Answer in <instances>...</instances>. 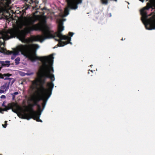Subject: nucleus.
Here are the masks:
<instances>
[{
	"instance_id": "f257e3e1",
	"label": "nucleus",
	"mask_w": 155,
	"mask_h": 155,
	"mask_svg": "<svg viewBox=\"0 0 155 155\" xmlns=\"http://www.w3.org/2000/svg\"><path fill=\"white\" fill-rule=\"evenodd\" d=\"M2 45L4 46V44L2 41H0L1 53L7 54H12V59H14L20 52L21 54L33 62L40 60L42 62V65L37 73L38 78L32 82L31 86V88L35 92L29 99L28 106L25 107V111L28 113L24 112L23 114H20L19 116L40 117L51 94L54 87L52 82L47 83L48 88H45L43 86L45 80L48 78H50L52 81L55 80L54 76L52 74L54 71L52 67L54 58L53 54L48 56H38L36 51L40 46L37 44L20 45L15 48L13 52L6 51L1 47Z\"/></svg>"
},
{
	"instance_id": "f03ea898",
	"label": "nucleus",
	"mask_w": 155,
	"mask_h": 155,
	"mask_svg": "<svg viewBox=\"0 0 155 155\" xmlns=\"http://www.w3.org/2000/svg\"><path fill=\"white\" fill-rule=\"evenodd\" d=\"M47 17L45 16L35 15L24 17L13 28L0 33V41L17 36L22 42L28 43L34 41L43 42L45 40L53 38V31L46 24ZM1 50L0 49V52Z\"/></svg>"
},
{
	"instance_id": "7ed1b4c3",
	"label": "nucleus",
	"mask_w": 155,
	"mask_h": 155,
	"mask_svg": "<svg viewBox=\"0 0 155 155\" xmlns=\"http://www.w3.org/2000/svg\"><path fill=\"white\" fill-rule=\"evenodd\" d=\"M140 1L143 2L144 1L150 2V3H147L146 7H144L141 10L140 13L142 16L141 20L145 25L147 29L149 30L155 29V15H153L150 19H147L148 16L147 15L146 10L152 8L154 2H155V0H140Z\"/></svg>"
},
{
	"instance_id": "20e7f679",
	"label": "nucleus",
	"mask_w": 155,
	"mask_h": 155,
	"mask_svg": "<svg viewBox=\"0 0 155 155\" xmlns=\"http://www.w3.org/2000/svg\"><path fill=\"white\" fill-rule=\"evenodd\" d=\"M68 4V7L65 8L64 11V14H61L60 16L61 18L58 19L57 20H66V19H63V18L67 16L69 14V8L71 9L75 10L78 8V5L82 3V0H66Z\"/></svg>"
},
{
	"instance_id": "39448f33",
	"label": "nucleus",
	"mask_w": 155,
	"mask_h": 155,
	"mask_svg": "<svg viewBox=\"0 0 155 155\" xmlns=\"http://www.w3.org/2000/svg\"><path fill=\"white\" fill-rule=\"evenodd\" d=\"M5 101L3 102L2 105L5 107V108L3 110L0 108V112H1V111H7L8 110L11 109L13 112L17 114L18 112L21 109L20 107L16 103H9L8 104L7 106H6L5 105Z\"/></svg>"
},
{
	"instance_id": "423d86ee",
	"label": "nucleus",
	"mask_w": 155,
	"mask_h": 155,
	"mask_svg": "<svg viewBox=\"0 0 155 155\" xmlns=\"http://www.w3.org/2000/svg\"><path fill=\"white\" fill-rule=\"evenodd\" d=\"M5 83L0 87V94L6 92L9 88V86H11L15 81V79L12 78L6 77L4 79Z\"/></svg>"
},
{
	"instance_id": "0eeeda50",
	"label": "nucleus",
	"mask_w": 155,
	"mask_h": 155,
	"mask_svg": "<svg viewBox=\"0 0 155 155\" xmlns=\"http://www.w3.org/2000/svg\"><path fill=\"white\" fill-rule=\"evenodd\" d=\"M11 2V0H1L0 1V12L11 9V7L9 5Z\"/></svg>"
},
{
	"instance_id": "6e6552de",
	"label": "nucleus",
	"mask_w": 155,
	"mask_h": 155,
	"mask_svg": "<svg viewBox=\"0 0 155 155\" xmlns=\"http://www.w3.org/2000/svg\"><path fill=\"white\" fill-rule=\"evenodd\" d=\"M0 63L2 66L3 67H8L10 65V61H0Z\"/></svg>"
},
{
	"instance_id": "1a4fd4ad",
	"label": "nucleus",
	"mask_w": 155,
	"mask_h": 155,
	"mask_svg": "<svg viewBox=\"0 0 155 155\" xmlns=\"http://www.w3.org/2000/svg\"><path fill=\"white\" fill-rule=\"evenodd\" d=\"M28 2L30 4H35V5H36V6L35 7H33V8L37 9L38 8H37L36 6H37V5L38 4V0H28Z\"/></svg>"
},
{
	"instance_id": "9d476101",
	"label": "nucleus",
	"mask_w": 155,
	"mask_h": 155,
	"mask_svg": "<svg viewBox=\"0 0 155 155\" xmlns=\"http://www.w3.org/2000/svg\"><path fill=\"white\" fill-rule=\"evenodd\" d=\"M20 59L19 58H17L15 59V61L16 64H18L19 63Z\"/></svg>"
},
{
	"instance_id": "9b49d317",
	"label": "nucleus",
	"mask_w": 155,
	"mask_h": 155,
	"mask_svg": "<svg viewBox=\"0 0 155 155\" xmlns=\"http://www.w3.org/2000/svg\"><path fill=\"white\" fill-rule=\"evenodd\" d=\"M18 94V92H15L13 94H12L11 95L12 96V99L14 100L15 98V95H17Z\"/></svg>"
},
{
	"instance_id": "f8f14e48",
	"label": "nucleus",
	"mask_w": 155,
	"mask_h": 155,
	"mask_svg": "<svg viewBox=\"0 0 155 155\" xmlns=\"http://www.w3.org/2000/svg\"><path fill=\"white\" fill-rule=\"evenodd\" d=\"M101 1L103 4L107 5V0H101Z\"/></svg>"
},
{
	"instance_id": "ddd939ff",
	"label": "nucleus",
	"mask_w": 155,
	"mask_h": 155,
	"mask_svg": "<svg viewBox=\"0 0 155 155\" xmlns=\"http://www.w3.org/2000/svg\"><path fill=\"white\" fill-rule=\"evenodd\" d=\"M34 74V73L33 72H28L26 74V75H32Z\"/></svg>"
},
{
	"instance_id": "4468645a",
	"label": "nucleus",
	"mask_w": 155,
	"mask_h": 155,
	"mask_svg": "<svg viewBox=\"0 0 155 155\" xmlns=\"http://www.w3.org/2000/svg\"><path fill=\"white\" fill-rule=\"evenodd\" d=\"M7 121H5V123H6L7 122ZM7 125V124L6 123L5 124V125H3V124H2V126H3V127L4 128H6Z\"/></svg>"
},
{
	"instance_id": "2eb2a0df",
	"label": "nucleus",
	"mask_w": 155,
	"mask_h": 155,
	"mask_svg": "<svg viewBox=\"0 0 155 155\" xmlns=\"http://www.w3.org/2000/svg\"><path fill=\"white\" fill-rule=\"evenodd\" d=\"M74 33L72 32H69V35L70 36H71V37H72L74 35Z\"/></svg>"
},
{
	"instance_id": "dca6fc26",
	"label": "nucleus",
	"mask_w": 155,
	"mask_h": 155,
	"mask_svg": "<svg viewBox=\"0 0 155 155\" xmlns=\"http://www.w3.org/2000/svg\"><path fill=\"white\" fill-rule=\"evenodd\" d=\"M0 98L1 99H5L6 98V97L5 95H2L1 96Z\"/></svg>"
},
{
	"instance_id": "f3484780",
	"label": "nucleus",
	"mask_w": 155,
	"mask_h": 155,
	"mask_svg": "<svg viewBox=\"0 0 155 155\" xmlns=\"http://www.w3.org/2000/svg\"><path fill=\"white\" fill-rule=\"evenodd\" d=\"M5 76H7L8 77H9V76H11V74H5Z\"/></svg>"
},
{
	"instance_id": "a211bd4d",
	"label": "nucleus",
	"mask_w": 155,
	"mask_h": 155,
	"mask_svg": "<svg viewBox=\"0 0 155 155\" xmlns=\"http://www.w3.org/2000/svg\"><path fill=\"white\" fill-rule=\"evenodd\" d=\"M21 75L22 76H24L25 75H26V74L24 73H21Z\"/></svg>"
},
{
	"instance_id": "6ab92c4d",
	"label": "nucleus",
	"mask_w": 155,
	"mask_h": 155,
	"mask_svg": "<svg viewBox=\"0 0 155 155\" xmlns=\"http://www.w3.org/2000/svg\"><path fill=\"white\" fill-rule=\"evenodd\" d=\"M110 17H111V13H110Z\"/></svg>"
},
{
	"instance_id": "aec40b11",
	"label": "nucleus",
	"mask_w": 155,
	"mask_h": 155,
	"mask_svg": "<svg viewBox=\"0 0 155 155\" xmlns=\"http://www.w3.org/2000/svg\"><path fill=\"white\" fill-rule=\"evenodd\" d=\"M121 40H122V41H123V38H122V39H121Z\"/></svg>"
},
{
	"instance_id": "412c9836",
	"label": "nucleus",
	"mask_w": 155,
	"mask_h": 155,
	"mask_svg": "<svg viewBox=\"0 0 155 155\" xmlns=\"http://www.w3.org/2000/svg\"><path fill=\"white\" fill-rule=\"evenodd\" d=\"M56 48V47H54V48Z\"/></svg>"
}]
</instances>
